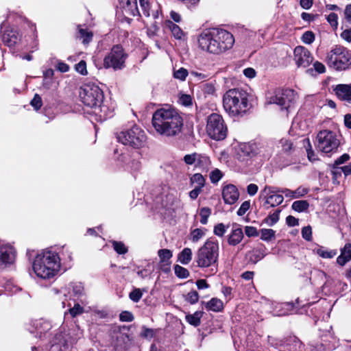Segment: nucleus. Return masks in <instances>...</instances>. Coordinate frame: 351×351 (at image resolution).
Wrapping results in <instances>:
<instances>
[{
    "mask_svg": "<svg viewBox=\"0 0 351 351\" xmlns=\"http://www.w3.org/2000/svg\"><path fill=\"white\" fill-rule=\"evenodd\" d=\"M152 123L157 134L167 138L179 136L184 128L182 116L171 107L156 110L153 114Z\"/></svg>",
    "mask_w": 351,
    "mask_h": 351,
    "instance_id": "1",
    "label": "nucleus"
},
{
    "mask_svg": "<svg viewBox=\"0 0 351 351\" xmlns=\"http://www.w3.org/2000/svg\"><path fill=\"white\" fill-rule=\"evenodd\" d=\"M197 41L198 47L202 51L219 55L232 47L234 38L225 29L212 28L202 31L198 35Z\"/></svg>",
    "mask_w": 351,
    "mask_h": 351,
    "instance_id": "2",
    "label": "nucleus"
},
{
    "mask_svg": "<svg viewBox=\"0 0 351 351\" xmlns=\"http://www.w3.org/2000/svg\"><path fill=\"white\" fill-rule=\"evenodd\" d=\"M249 97V93L242 88H234L228 90L222 97L225 112L232 118L243 117L252 107Z\"/></svg>",
    "mask_w": 351,
    "mask_h": 351,
    "instance_id": "3",
    "label": "nucleus"
},
{
    "mask_svg": "<svg viewBox=\"0 0 351 351\" xmlns=\"http://www.w3.org/2000/svg\"><path fill=\"white\" fill-rule=\"evenodd\" d=\"M32 267L34 272L38 278L50 279L59 271L60 258L54 252L43 251L36 255Z\"/></svg>",
    "mask_w": 351,
    "mask_h": 351,
    "instance_id": "4",
    "label": "nucleus"
},
{
    "mask_svg": "<svg viewBox=\"0 0 351 351\" xmlns=\"http://www.w3.org/2000/svg\"><path fill=\"white\" fill-rule=\"evenodd\" d=\"M325 62L336 71L346 70L351 65V51L342 45H335L326 53Z\"/></svg>",
    "mask_w": 351,
    "mask_h": 351,
    "instance_id": "5",
    "label": "nucleus"
},
{
    "mask_svg": "<svg viewBox=\"0 0 351 351\" xmlns=\"http://www.w3.org/2000/svg\"><path fill=\"white\" fill-rule=\"evenodd\" d=\"M219 249L217 241H206L195 254V261L197 266L206 268L214 265L218 260Z\"/></svg>",
    "mask_w": 351,
    "mask_h": 351,
    "instance_id": "6",
    "label": "nucleus"
},
{
    "mask_svg": "<svg viewBox=\"0 0 351 351\" xmlns=\"http://www.w3.org/2000/svg\"><path fill=\"white\" fill-rule=\"evenodd\" d=\"M117 138L124 145L134 149H140L146 145L147 137L143 129L134 125L131 128L117 133Z\"/></svg>",
    "mask_w": 351,
    "mask_h": 351,
    "instance_id": "7",
    "label": "nucleus"
},
{
    "mask_svg": "<svg viewBox=\"0 0 351 351\" xmlns=\"http://www.w3.org/2000/svg\"><path fill=\"white\" fill-rule=\"evenodd\" d=\"M315 145L323 153H333L340 145V140L335 132L323 130L317 133Z\"/></svg>",
    "mask_w": 351,
    "mask_h": 351,
    "instance_id": "8",
    "label": "nucleus"
},
{
    "mask_svg": "<svg viewBox=\"0 0 351 351\" xmlns=\"http://www.w3.org/2000/svg\"><path fill=\"white\" fill-rule=\"evenodd\" d=\"M206 130L208 136L215 141L225 139L228 134V128L223 117L217 113H213L208 117Z\"/></svg>",
    "mask_w": 351,
    "mask_h": 351,
    "instance_id": "9",
    "label": "nucleus"
},
{
    "mask_svg": "<svg viewBox=\"0 0 351 351\" xmlns=\"http://www.w3.org/2000/svg\"><path fill=\"white\" fill-rule=\"evenodd\" d=\"M128 54L120 45H114L104 58L103 65L105 69L114 71L122 70L125 66Z\"/></svg>",
    "mask_w": 351,
    "mask_h": 351,
    "instance_id": "10",
    "label": "nucleus"
},
{
    "mask_svg": "<svg viewBox=\"0 0 351 351\" xmlns=\"http://www.w3.org/2000/svg\"><path fill=\"white\" fill-rule=\"evenodd\" d=\"M80 97L84 105L93 108L102 103L104 95L97 85L88 83L81 87Z\"/></svg>",
    "mask_w": 351,
    "mask_h": 351,
    "instance_id": "11",
    "label": "nucleus"
},
{
    "mask_svg": "<svg viewBox=\"0 0 351 351\" xmlns=\"http://www.w3.org/2000/svg\"><path fill=\"white\" fill-rule=\"evenodd\" d=\"M128 332V328L125 326L114 327L112 346L116 351H128L132 346V338Z\"/></svg>",
    "mask_w": 351,
    "mask_h": 351,
    "instance_id": "12",
    "label": "nucleus"
},
{
    "mask_svg": "<svg viewBox=\"0 0 351 351\" xmlns=\"http://www.w3.org/2000/svg\"><path fill=\"white\" fill-rule=\"evenodd\" d=\"M281 191L282 188L265 186L259 194V199L263 201V206L269 208L281 204L284 200Z\"/></svg>",
    "mask_w": 351,
    "mask_h": 351,
    "instance_id": "13",
    "label": "nucleus"
},
{
    "mask_svg": "<svg viewBox=\"0 0 351 351\" xmlns=\"http://www.w3.org/2000/svg\"><path fill=\"white\" fill-rule=\"evenodd\" d=\"M297 98L295 92L291 89L278 90L271 97L269 103L276 104L283 109L288 110Z\"/></svg>",
    "mask_w": 351,
    "mask_h": 351,
    "instance_id": "14",
    "label": "nucleus"
},
{
    "mask_svg": "<svg viewBox=\"0 0 351 351\" xmlns=\"http://www.w3.org/2000/svg\"><path fill=\"white\" fill-rule=\"evenodd\" d=\"M81 334L79 328H73L68 330V331H64V332L58 334L54 338L52 347H54L56 345H58L60 347H65L69 344H73L80 338Z\"/></svg>",
    "mask_w": 351,
    "mask_h": 351,
    "instance_id": "15",
    "label": "nucleus"
},
{
    "mask_svg": "<svg viewBox=\"0 0 351 351\" xmlns=\"http://www.w3.org/2000/svg\"><path fill=\"white\" fill-rule=\"evenodd\" d=\"M293 56V60L298 67L306 68L313 60V57L310 51L303 46H298L294 49Z\"/></svg>",
    "mask_w": 351,
    "mask_h": 351,
    "instance_id": "16",
    "label": "nucleus"
},
{
    "mask_svg": "<svg viewBox=\"0 0 351 351\" xmlns=\"http://www.w3.org/2000/svg\"><path fill=\"white\" fill-rule=\"evenodd\" d=\"M16 254L12 245L0 243V269L12 264L15 261Z\"/></svg>",
    "mask_w": 351,
    "mask_h": 351,
    "instance_id": "17",
    "label": "nucleus"
},
{
    "mask_svg": "<svg viewBox=\"0 0 351 351\" xmlns=\"http://www.w3.org/2000/svg\"><path fill=\"white\" fill-rule=\"evenodd\" d=\"M222 197L226 204H233L239 198V192L237 186L229 184L223 187Z\"/></svg>",
    "mask_w": 351,
    "mask_h": 351,
    "instance_id": "18",
    "label": "nucleus"
},
{
    "mask_svg": "<svg viewBox=\"0 0 351 351\" xmlns=\"http://www.w3.org/2000/svg\"><path fill=\"white\" fill-rule=\"evenodd\" d=\"M32 327L34 330L29 329L30 332L36 333L40 338L45 337L47 332L51 329V324L43 319L36 320L33 323Z\"/></svg>",
    "mask_w": 351,
    "mask_h": 351,
    "instance_id": "19",
    "label": "nucleus"
},
{
    "mask_svg": "<svg viewBox=\"0 0 351 351\" xmlns=\"http://www.w3.org/2000/svg\"><path fill=\"white\" fill-rule=\"evenodd\" d=\"M93 113L98 117L99 120L102 121L113 115V111L110 110L108 106L100 103L93 108Z\"/></svg>",
    "mask_w": 351,
    "mask_h": 351,
    "instance_id": "20",
    "label": "nucleus"
},
{
    "mask_svg": "<svg viewBox=\"0 0 351 351\" xmlns=\"http://www.w3.org/2000/svg\"><path fill=\"white\" fill-rule=\"evenodd\" d=\"M254 146L249 143H244L239 146L237 156L240 160L245 161L254 156Z\"/></svg>",
    "mask_w": 351,
    "mask_h": 351,
    "instance_id": "21",
    "label": "nucleus"
},
{
    "mask_svg": "<svg viewBox=\"0 0 351 351\" xmlns=\"http://www.w3.org/2000/svg\"><path fill=\"white\" fill-rule=\"evenodd\" d=\"M123 11L125 14L135 16L139 15L137 0H121Z\"/></svg>",
    "mask_w": 351,
    "mask_h": 351,
    "instance_id": "22",
    "label": "nucleus"
},
{
    "mask_svg": "<svg viewBox=\"0 0 351 351\" xmlns=\"http://www.w3.org/2000/svg\"><path fill=\"white\" fill-rule=\"evenodd\" d=\"M2 40L8 47H13L19 40V34L13 29H5L2 34Z\"/></svg>",
    "mask_w": 351,
    "mask_h": 351,
    "instance_id": "23",
    "label": "nucleus"
},
{
    "mask_svg": "<svg viewBox=\"0 0 351 351\" xmlns=\"http://www.w3.org/2000/svg\"><path fill=\"white\" fill-rule=\"evenodd\" d=\"M265 255V247L261 246L249 251L246 254V258L249 262L254 264L263 259Z\"/></svg>",
    "mask_w": 351,
    "mask_h": 351,
    "instance_id": "24",
    "label": "nucleus"
},
{
    "mask_svg": "<svg viewBox=\"0 0 351 351\" xmlns=\"http://www.w3.org/2000/svg\"><path fill=\"white\" fill-rule=\"evenodd\" d=\"M335 90L339 99L351 102V85L339 84Z\"/></svg>",
    "mask_w": 351,
    "mask_h": 351,
    "instance_id": "25",
    "label": "nucleus"
},
{
    "mask_svg": "<svg viewBox=\"0 0 351 351\" xmlns=\"http://www.w3.org/2000/svg\"><path fill=\"white\" fill-rule=\"evenodd\" d=\"M243 237V232L241 228H233L232 232L228 236V243L230 245L235 246L241 243Z\"/></svg>",
    "mask_w": 351,
    "mask_h": 351,
    "instance_id": "26",
    "label": "nucleus"
},
{
    "mask_svg": "<svg viewBox=\"0 0 351 351\" xmlns=\"http://www.w3.org/2000/svg\"><path fill=\"white\" fill-rule=\"evenodd\" d=\"M308 190L304 187L300 186L295 191H291L289 189H282L281 193L284 194L285 197L292 199H298L304 196L307 194Z\"/></svg>",
    "mask_w": 351,
    "mask_h": 351,
    "instance_id": "27",
    "label": "nucleus"
},
{
    "mask_svg": "<svg viewBox=\"0 0 351 351\" xmlns=\"http://www.w3.org/2000/svg\"><path fill=\"white\" fill-rule=\"evenodd\" d=\"M205 307L208 311L219 312L223 308V304L221 300L213 298L209 302L206 303Z\"/></svg>",
    "mask_w": 351,
    "mask_h": 351,
    "instance_id": "28",
    "label": "nucleus"
},
{
    "mask_svg": "<svg viewBox=\"0 0 351 351\" xmlns=\"http://www.w3.org/2000/svg\"><path fill=\"white\" fill-rule=\"evenodd\" d=\"M140 6L145 16H151V10L152 8H156L158 3L154 1L149 0H139Z\"/></svg>",
    "mask_w": 351,
    "mask_h": 351,
    "instance_id": "29",
    "label": "nucleus"
},
{
    "mask_svg": "<svg viewBox=\"0 0 351 351\" xmlns=\"http://www.w3.org/2000/svg\"><path fill=\"white\" fill-rule=\"evenodd\" d=\"M166 25L176 39L181 40L184 36V33L178 25L169 21L167 22Z\"/></svg>",
    "mask_w": 351,
    "mask_h": 351,
    "instance_id": "30",
    "label": "nucleus"
},
{
    "mask_svg": "<svg viewBox=\"0 0 351 351\" xmlns=\"http://www.w3.org/2000/svg\"><path fill=\"white\" fill-rule=\"evenodd\" d=\"M191 260L192 251L189 247L184 248L178 254V261L183 265H188Z\"/></svg>",
    "mask_w": 351,
    "mask_h": 351,
    "instance_id": "31",
    "label": "nucleus"
},
{
    "mask_svg": "<svg viewBox=\"0 0 351 351\" xmlns=\"http://www.w3.org/2000/svg\"><path fill=\"white\" fill-rule=\"evenodd\" d=\"M158 256L160 263H164L165 265H169L173 254L170 250L162 249L158 251Z\"/></svg>",
    "mask_w": 351,
    "mask_h": 351,
    "instance_id": "32",
    "label": "nucleus"
},
{
    "mask_svg": "<svg viewBox=\"0 0 351 351\" xmlns=\"http://www.w3.org/2000/svg\"><path fill=\"white\" fill-rule=\"evenodd\" d=\"M197 165L202 169L208 170L210 165V160L208 156L203 154H199L197 159Z\"/></svg>",
    "mask_w": 351,
    "mask_h": 351,
    "instance_id": "33",
    "label": "nucleus"
},
{
    "mask_svg": "<svg viewBox=\"0 0 351 351\" xmlns=\"http://www.w3.org/2000/svg\"><path fill=\"white\" fill-rule=\"evenodd\" d=\"M202 313L200 311H196L193 314L186 316V320L191 325L197 326L200 324V319Z\"/></svg>",
    "mask_w": 351,
    "mask_h": 351,
    "instance_id": "34",
    "label": "nucleus"
},
{
    "mask_svg": "<svg viewBox=\"0 0 351 351\" xmlns=\"http://www.w3.org/2000/svg\"><path fill=\"white\" fill-rule=\"evenodd\" d=\"M309 204L306 200L295 201L292 204V209L297 212H303L308 209Z\"/></svg>",
    "mask_w": 351,
    "mask_h": 351,
    "instance_id": "35",
    "label": "nucleus"
},
{
    "mask_svg": "<svg viewBox=\"0 0 351 351\" xmlns=\"http://www.w3.org/2000/svg\"><path fill=\"white\" fill-rule=\"evenodd\" d=\"M289 341H291L292 343H287V345L289 347L290 351H300L302 348V342L299 339L295 336L291 337Z\"/></svg>",
    "mask_w": 351,
    "mask_h": 351,
    "instance_id": "36",
    "label": "nucleus"
},
{
    "mask_svg": "<svg viewBox=\"0 0 351 351\" xmlns=\"http://www.w3.org/2000/svg\"><path fill=\"white\" fill-rule=\"evenodd\" d=\"M173 269L175 274L179 278H186L189 276V270L179 265H175Z\"/></svg>",
    "mask_w": 351,
    "mask_h": 351,
    "instance_id": "37",
    "label": "nucleus"
},
{
    "mask_svg": "<svg viewBox=\"0 0 351 351\" xmlns=\"http://www.w3.org/2000/svg\"><path fill=\"white\" fill-rule=\"evenodd\" d=\"M205 234L204 230L200 228H195L191 232V240L193 243L198 242Z\"/></svg>",
    "mask_w": 351,
    "mask_h": 351,
    "instance_id": "38",
    "label": "nucleus"
},
{
    "mask_svg": "<svg viewBox=\"0 0 351 351\" xmlns=\"http://www.w3.org/2000/svg\"><path fill=\"white\" fill-rule=\"evenodd\" d=\"M313 69H309L306 71L308 73H312L313 71L314 70L316 73L319 74H322L326 72V66L325 65L319 61H315L313 64Z\"/></svg>",
    "mask_w": 351,
    "mask_h": 351,
    "instance_id": "39",
    "label": "nucleus"
},
{
    "mask_svg": "<svg viewBox=\"0 0 351 351\" xmlns=\"http://www.w3.org/2000/svg\"><path fill=\"white\" fill-rule=\"evenodd\" d=\"M275 237V231L272 229H262L261 230V239L265 241H271Z\"/></svg>",
    "mask_w": 351,
    "mask_h": 351,
    "instance_id": "40",
    "label": "nucleus"
},
{
    "mask_svg": "<svg viewBox=\"0 0 351 351\" xmlns=\"http://www.w3.org/2000/svg\"><path fill=\"white\" fill-rule=\"evenodd\" d=\"M280 210H276L272 214H270L266 219L265 222L267 225L272 226L279 220Z\"/></svg>",
    "mask_w": 351,
    "mask_h": 351,
    "instance_id": "41",
    "label": "nucleus"
},
{
    "mask_svg": "<svg viewBox=\"0 0 351 351\" xmlns=\"http://www.w3.org/2000/svg\"><path fill=\"white\" fill-rule=\"evenodd\" d=\"M211 214L210 208L208 207H204L200 209V223L202 224H206L208 222V218Z\"/></svg>",
    "mask_w": 351,
    "mask_h": 351,
    "instance_id": "42",
    "label": "nucleus"
},
{
    "mask_svg": "<svg viewBox=\"0 0 351 351\" xmlns=\"http://www.w3.org/2000/svg\"><path fill=\"white\" fill-rule=\"evenodd\" d=\"M317 254L324 258H332L336 254L335 250H326L324 248H319L317 250Z\"/></svg>",
    "mask_w": 351,
    "mask_h": 351,
    "instance_id": "43",
    "label": "nucleus"
},
{
    "mask_svg": "<svg viewBox=\"0 0 351 351\" xmlns=\"http://www.w3.org/2000/svg\"><path fill=\"white\" fill-rule=\"evenodd\" d=\"M114 250L119 254H125L128 252V248L123 243L120 241H112Z\"/></svg>",
    "mask_w": 351,
    "mask_h": 351,
    "instance_id": "44",
    "label": "nucleus"
},
{
    "mask_svg": "<svg viewBox=\"0 0 351 351\" xmlns=\"http://www.w3.org/2000/svg\"><path fill=\"white\" fill-rule=\"evenodd\" d=\"M192 183L197 184V187L202 188L205 184V179L200 173H195L191 178Z\"/></svg>",
    "mask_w": 351,
    "mask_h": 351,
    "instance_id": "45",
    "label": "nucleus"
},
{
    "mask_svg": "<svg viewBox=\"0 0 351 351\" xmlns=\"http://www.w3.org/2000/svg\"><path fill=\"white\" fill-rule=\"evenodd\" d=\"M228 228V226H226L223 223H219L215 226L213 232L215 235L222 237Z\"/></svg>",
    "mask_w": 351,
    "mask_h": 351,
    "instance_id": "46",
    "label": "nucleus"
},
{
    "mask_svg": "<svg viewBox=\"0 0 351 351\" xmlns=\"http://www.w3.org/2000/svg\"><path fill=\"white\" fill-rule=\"evenodd\" d=\"M53 291L56 295L57 298L62 300V306L63 308L65 307V300H66V289H61L60 290H58L56 289H53Z\"/></svg>",
    "mask_w": 351,
    "mask_h": 351,
    "instance_id": "47",
    "label": "nucleus"
},
{
    "mask_svg": "<svg viewBox=\"0 0 351 351\" xmlns=\"http://www.w3.org/2000/svg\"><path fill=\"white\" fill-rule=\"evenodd\" d=\"M72 291L75 297L80 298L84 295V287L81 283H74L72 285Z\"/></svg>",
    "mask_w": 351,
    "mask_h": 351,
    "instance_id": "48",
    "label": "nucleus"
},
{
    "mask_svg": "<svg viewBox=\"0 0 351 351\" xmlns=\"http://www.w3.org/2000/svg\"><path fill=\"white\" fill-rule=\"evenodd\" d=\"M222 176V172L218 169H214L210 173V181L214 184L217 183L221 179Z\"/></svg>",
    "mask_w": 351,
    "mask_h": 351,
    "instance_id": "49",
    "label": "nucleus"
},
{
    "mask_svg": "<svg viewBox=\"0 0 351 351\" xmlns=\"http://www.w3.org/2000/svg\"><path fill=\"white\" fill-rule=\"evenodd\" d=\"M302 40L305 44L310 45L313 43L315 40L314 33L311 31L305 32L302 36Z\"/></svg>",
    "mask_w": 351,
    "mask_h": 351,
    "instance_id": "50",
    "label": "nucleus"
},
{
    "mask_svg": "<svg viewBox=\"0 0 351 351\" xmlns=\"http://www.w3.org/2000/svg\"><path fill=\"white\" fill-rule=\"evenodd\" d=\"M327 21L330 25V26L334 29H337L338 27V16L335 13H330L326 17Z\"/></svg>",
    "mask_w": 351,
    "mask_h": 351,
    "instance_id": "51",
    "label": "nucleus"
},
{
    "mask_svg": "<svg viewBox=\"0 0 351 351\" xmlns=\"http://www.w3.org/2000/svg\"><path fill=\"white\" fill-rule=\"evenodd\" d=\"M188 75V71L184 68H180L178 70H176L173 72V76L175 78L178 79L180 80H185L186 77Z\"/></svg>",
    "mask_w": 351,
    "mask_h": 351,
    "instance_id": "52",
    "label": "nucleus"
},
{
    "mask_svg": "<svg viewBox=\"0 0 351 351\" xmlns=\"http://www.w3.org/2000/svg\"><path fill=\"white\" fill-rule=\"evenodd\" d=\"M69 311L71 317H75L77 315L83 313L84 308L80 304L77 303L74 304L73 308H70Z\"/></svg>",
    "mask_w": 351,
    "mask_h": 351,
    "instance_id": "53",
    "label": "nucleus"
},
{
    "mask_svg": "<svg viewBox=\"0 0 351 351\" xmlns=\"http://www.w3.org/2000/svg\"><path fill=\"white\" fill-rule=\"evenodd\" d=\"M30 104L36 110H39L43 105L40 96L38 94H36L34 98L31 100Z\"/></svg>",
    "mask_w": 351,
    "mask_h": 351,
    "instance_id": "54",
    "label": "nucleus"
},
{
    "mask_svg": "<svg viewBox=\"0 0 351 351\" xmlns=\"http://www.w3.org/2000/svg\"><path fill=\"white\" fill-rule=\"evenodd\" d=\"M186 300L192 304H195L199 300L198 293L196 291H190L186 295Z\"/></svg>",
    "mask_w": 351,
    "mask_h": 351,
    "instance_id": "55",
    "label": "nucleus"
},
{
    "mask_svg": "<svg viewBox=\"0 0 351 351\" xmlns=\"http://www.w3.org/2000/svg\"><path fill=\"white\" fill-rule=\"evenodd\" d=\"M143 293L139 289H134L129 295L130 299L134 302H138L142 298Z\"/></svg>",
    "mask_w": 351,
    "mask_h": 351,
    "instance_id": "56",
    "label": "nucleus"
},
{
    "mask_svg": "<svg viewBox=\"0 0 351 351\" xmlns=\"http://www.w3.org/2000/svg\"><path fill=\"white\" fill-rule=\"evenodd\" d=\"M198 154L193 153L191 154H186L184 157V161L187 165H193L197 162Z\"/></svg>",
    "mask_w": 351,
    "mask_h": 351,
    "instance_id": "57",
    "label": "nucleus"
},
{
    "mask_svg": "<svg viewBox=\"0 0 351 351\" xmlns=\"http://www.w3.org/2000/svg\"><path fill=\"white\" fill-rule=\"evenodd\" d=\"M75 70L79 73L85 75L87 74L86 63L84 60H81L75 65Z\"/></svg>",
    "mask_w": 351,
    "mask_h": 351,
    "instance_id": "58",
    "label": "nucleus"
},
{
    "mask_svg": "<svg viewBox=\"0 0 351 351\" xmlns=\"http://www.w3.org/2000/svg\"><path fill=\"white\" fill-rule=\"evenodd\" d=\"M250 201H245L243 202L239 210H237V215L239 216H243L245 214V213L250 209Z\"/></svg>",
    "mask_w": 351,
    "mask_h": 351,
    "instance_id": "59",
    "label": "nucleus"
},
{
    "mask_svg": "<svg viewBox=\"0 0 351 351\" xmlns=\"http://www.w3.org/2000/svg\"><path fill=\"white\" fill-rule=\"evenodd\" d=\"M302 237L306 241H311L312 239V229L311 227L308 226L302 229Z\"/></svg>",
    "mask_w": 351,
    "mask_h": 351,
    "instance_id": "60",
    "label": "nucleus"
},
{
    "mask_svg": "<svg viewBox=\"0 0 351 351\" xmlns=\"http://www.w3.org/2000/svg\"><path fill=\"white\" fill-rule=\"evenodd\" d=\"M119 319L122 322H132L134 319V316L130 311H123L119 315Z\"/></svg>",
    "mask_w": 351,
    "mask_h": 351,
    "instance_id": "61",
    "label": "nucleus"
},
{
    "mask_svg": "<svg viewBox=\"0 0 351 351\" xmlns=\"http://www.w3.org/2000/svg\"><path fill=\"white\" fill-rule=\"evenodd\" d=\"M80 34L81 37L83 38V43H89L93 38V34L91 32H87L83 29H80Z\"/></svg>",
    "mask_w": 351,
    "mask_h": 351,
    "instance_id": "62",
    "label": "nucleus"
},
{
    "mask_svg": "<svg viewBox=\"0 0 351 351\" xmlns=\"http://www.w3.org/2000/svg\"><path fill=\"white\" fill-rule=\"evenodd\" d=\"M340 36L345 41L351 43V28L343 31Z\"/></svg>",
    "mask_w": 351,
    "mask_h": 351,
    "instance_id": "63",
    "label": "nucleus"
},
{
    "mask_svg": "<svg viewBox=\"0 0 351 351\" xmlns=\"http://www.w3.org/2000/svg\"><path fill=\"white\" fill-rule=\"evenodd\" d=\"M341 253L351 260V243H346L341 250Z\"/></svg>",
    "mask_w": 351,
    "mask_h": 351,
    "instance_id": "64",
    "label": "nucleus"
}]
</instances>
